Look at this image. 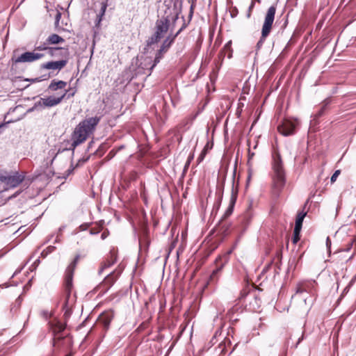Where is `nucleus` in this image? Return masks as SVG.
Segmentation results:
<instances>
[{"label":"nucleus","mask_w":356,"mask_h":356,"mask_svg":"<svg viewBox=\"0 0 356 356\" xmlns=\"http://www.w3.org/2000/svg\"><path fill=\"white\" fill-rule=\"evenodd\" d=\"M327 108V104H323L321 106L319 111L316 113L315 117L316 118L321 117L325 113V112L326 111Z\"/></svg>","instance_id":"29"},{"label":"nucleus","mask_w":356,"mask_h":356,"mask_svg":"<svg viewBox=\"0 0 356 356\" xmlns=\"http://www.w3.org/2000/svg\"><path fill=\"white\" fill-rule=\"evenodd\" d=\"M232 252V250L228 251V254H230Z\"/></svg>","instance_id":"55"},{"label":"nucleus","mask_w":356,"mask_h":356,"mask_svg":"<svg viewBox=\"0 0 356 356\" xmlns=\"http://www.w3.org/2000/svg\"><path fill=\"white\" fill-rule=\"evenodd\" d=\"M193 157H194V153H191L188 157V163H191V161L193 159Z\"/></svg>","instance_id":"40"},{"label":"nucleus","mask_w":356,"mask_h":356,"mask_svg":"<svg viewBox=\"0 0 356 356\" xmlns=\"http://www.w3.org/2000/svg\"><path fill=\"white\" fill-rule=\"evenodd\" d=\"M118 252V249L115 247L110 250L109 253L106 255L105 260L102 262L98 270L99 275H101L106 268H110L117 262Z\"/></svg>","instance_id":"8"},{"label":"nucleus","mask_w":356,"mask_h":356,"mask_svg":"<svg viewBox=\"0 0 356 356\" xmlns=\"http://www.w3.org/2000/svg\"><path fill=\"white\" fill-rule=\"evenodd\" d=\"M67 86V82L63 81H56L54 79L50 83L48 88L51 91H56L58 89H63Z\"/></svg>","instance_id":"22"},{"label":"nucleus","mask_w":356,"mask_h":356,"mask_svg":"<svg viewBox=\"0 0 356 356\" xmlns=\"http://www.w3.org/2000/svg\"><path fill=\"white\" fill-rule=\"evenodd\" d=\"M24 179V176L23 175H21L19 172H15L13 175L8 176L6 184L13 188L17 186L23 181Z\"/></svg>","instance_id":"16"},{"label":"nucleus","mask_w":356,"mask_h":356,"mask_svg":"<svg viewBox=\"0 0 356 356\" xmlns=\"http://www.w3.org/2000/svg\"><path fill=\"white\" fill-rule=\"evenodd\" d=\"M222 270V266L217 268L216 270H213L212 273L210 275L209 282H216L219 279V275Z\"/></svg>","instance_id":"25"},{"label":"nucleus","mask_w":356,"mask_h":356,"mask_svg":"<svg viewBox=\"0 0 356 356\" xmlns=\"http://www.w3.org/2000/svg\"><path fill=\"white\" fill-rule=\"evenodd\" d=\"M232 310L233 309H229L227 314V315L229 316V318H232V316H231V313H232Z\"/></svg>","instance_id":"43"},{"label":"nucleus","mask_w":356,"mask_h":356,"mask_svg":"<svg viewBox=\"0 0 356 356\" xmlns=\"http://www.w3.org/2000/svg\"><path fill=\"white\" fill-rule=\"evenodd\" d=\"M60 239L58 238V236H56V239H55V241H54V243H60Z\"/></svg>","instance_id":"48"},{"label":"nucleus","mask_w":356,"mask_h":356,"mask_svg":"<svg viewBox=\"0 0 356 356\" xmlns=\"http://www.w3.org/2000/svg\"><path fill=\"white\" fill-rule=\"evenodd\" d=\"M63 310L64 312V317L68 318L72 314V307H63Z\"/></svg>","instance_id":"31"},{"label":"nucleus","mask_w":356,"mask_h":356,"mask_svg":"<svg viewBox=\"0 0 356 356\" xmlns=\"http://www.w3.org/2000/svg\"><path fill=\"white\" fill-rule=\"evenodd\" d=\"M341 251H342V250H341V249H337V250H335L334 253H336V252H341Z\"/></svg>","instance_id":"52"},{"label":"nucleus","mask_w":356,"mask_h":356,"mask_svg":"<svg viewBox=\"0 0 356 356\" xmlns=\"http://www.w3.org/2000/svg\"><path fill=\"white\" fill-rule=\"evenodd\" d=\"M272 156V191L275 195L278 196L286 184V172L280 152L275 150Z\"/></svg>","instance_id":"1"},{"label":"nucleus","mask_w":356,"mask_h":356,"mask_svg":"<svg viewBox=\"0 0 356 356\" xmlns=\"http://www.w3.org/2000/svg\"><path fill=\"white\" fill-rule=\"evenodd\" d=\"M121 273L122 270L116 269L107 275V276L104 278V281L99 286L100 288H102L104 290V293L107 292L108 289L113 285V284L120 275Z\"/></svg>","instance_id":"11"},{"label":"nucleus","mask_w":356,"mask_h":356,"mask_svg":"<svg viewBox=\"0 0 356 356\" xmlns=\"http://www.w3.org/2000/svg\"><path fill=\"white\" fill-rule=\"evenodd\" d=\"M341 174V170H337L334 174L332 175V176L331 177V183L333 184L336 181L337 177H339V175Z\"/></svg>","instance_id":"33"},{"label":"nucleus","mask_w":356,"mask_h":356,"mask_svg":"<svg viewBox=\"0 0 356 356\" xmlns=\"http://www.w3.org/2000/svg\"><path fill=\"white\" fill-rule=\"evenodd\" d=\"M232 40H229L225 44L223 48L219 52L218 58L221 61L223 60L226 55L228 58H231L232 57L233 49L232 48Z\"/></svg>","instance_id":"19"},{"label":"nucleus","mask_w":356,"mask_h":356,"mask_svg":"<svg viewBox=\"0 0 356 356\" xmlns=\"http://www.w3.org/2000/svg\"><path fill=\"white\" fill-rule=\"evenodd\" d=\"M298 122L289 119H285L282 123L278 126V131L284 136L292 135L295 133Z\"/></svg>","instance_id":"9"},{"label":"nucleus","mask_w":356,"mask_h":356,"mask_svg":"<svg viewBox=\"0 0 356 356\" xmlns=\"http://www.w3.org/2000/svg\"><path fill=\"white\" fill-rule=\"evenodd\" d=\"M305 216H306V213H305L303 211L298 213L296 219V224H295L296 227L302 228V222H303V220H304Z\"/></svg>","instance_id":"24"},{"label":"nucleus","mask_w":356,"mask_h":356,"mask_svg":"<svg viewBox=\"0 0 356 356\" xmlns=\"http://www.w3.org/2000/svg\"><path fill=\"white\" fill-rule=\"evenodd\" d=\"M254 3L253 2H252L250 8H249V11H248V17H250V15H251V12H252V9L254 7Z\"/></svg>","instance_id":"39"},{"label":"nucleus","mask_w":356,"mask_h":356,"mask_svg":"<svg viewBox=\"0 0 356 356\" xmlns=\"http://www.w3.org/2000/svg\"><path fill=\"white\" fill-rule=\"evenodd\" d=\"M353 243H356V234L354 236L353 241L350 245H353Z\"/></svg>","instance_id":"45"},{"label":"nucleus","mask_w":356,"mask_h":356,"mask_svg":"<svg viewBox=\"0 0 356 356\" xmlns=\"http://www.w3.org/2000/svg\"><path fill=\"white\" fill-rule=\"evenodd\" d=\"M206 154H207V148L204 147L203 149V150L202 151L201 154H200V156L197 158V162L198 163H200L204 159Z\"/></svg>","instance_id":"35"},{"label":"nucleus","mask_w":356,"mask_h":356,"mask_svg":"<svg viewBox=\"0 0 356 356\" xmlns=\"http://www.w3.org/2000/svg\"><path fill=\"white\" fill-rule=\"evenodd\" d=\"M170 19L168 17H162L157 19L155 24V31L154 34L148 39L147 45L151 46L157 43L166 33L169 29Z\"/></svg>","instance_id":"4"},{"label":"nucleus","mask_w":356,"mask_h":356,"mask_svg":"<svg viewBox=\"0 0 356 356\" xmlns=\"http://www.w3.org/2000/svg\"><path fill=\"white\" fill-rule=\"evenodd\" d=\"M36 261H38V262H39V261H40V259H37L35 260V262H36Z\"/></svg>","instance_id":"56"},{"label":"nucleus","mask_w":356,"mask_h":356,"mask_svg":"<svg viewBox=\"0 0 356 356\" xmlns=\"http://www.w3.org/2000/svg\"><path fill=\"white\" fill-rule=\"evenodd\" d=\"M114 318V312L113 310L105 311L99 316V321L102 324L105 331L108 330L110 324Z\"/></svg>","instance_id":"13"},{"label":"nucleus","mask_w":356,"mask_h":356,"mask_svg":"<svg viewBox=\"0 0 356 356\" xmlns=\"http://www.w3.org/2000/svg\"><path fill=\"white\" fill-rule=\"evenodd\" d=\"M55 250V246H47L41 252L42 257L45 258L49 254L51 253Z\"/></svg>","instance_id":"28"},{"label":"nucleus","mask_w":356,"mask_h":356,"mask_svg":"<svg viewBox=\"0 0 356 356\" xmlns=\"http://www.w3.org/2000/svg\"><path fill=\"white\" fill-rule=\"evenodd\" d=\"M304 339V333L302 332L300 337L298 338L297 343L295 345V348H297L300 343Z\"/></svg>","instance_id":"37"},{"label":"nucleus","mask_w":356,"mask_h":356,"mask_svg":"<svg viewBox=\"0 0 356 356\" xmlns=\"http://www.w3.org/2000/svg\"><path fill=\"white\" fill-rule=\"evenodd\" d=\"M106 8H107V3L105 2H102L101 3V8H100L99 13L97 16V26H99V23L101 22V21L102 19V17L105 14Z\"/></svg>","instance_id":"23"},{"label":"nucleus","mask_w":356,"mask_h":356,"mask_svg":"<svg viewBox=\"0 0 356 356\" xmlns=\"http://www.w3.org/2000/svg\"><path fill=\"white\" fill-rule=\"evenodd\" d=\"M100 120V117L95 116L86 118L79 122L72 134V146L73 148L84 143L88 139V136L95 131Z\"/></svg>","instance_id":"2"},{"label":"nucleus","mask_w":356,"mask_h":356,"mask_svg":"<svg viewBox=\"0 0 356 356\" xmlns=\"http://www.w3.org/2000/svg\"><path fill=\"white\" fill-rule=\"evenodd\" d=\"M163 56L162 54H160L159 55L158 53L156 54V56L155 57V59H154V64L152 65V67H150L149 69V75H150L151 72H152V69L156 66V65L157 63H159L160 61V59L161 58V57Z\"/></svg>","instance_id":"30"},{"label":"nucleus","mask_w":356,"mask_h":356,"mask_svg":"<svg viewBox=\"0 0 356 356\" xmlns=\"http://www.w3.org/2000/svg\"><path fill=\"white\" fill-rule=\"evenodd\" d=\"M64 288L65 292V299L63 307H72L74 305V298L71 296L72 289L73 288V283L71 281L70 286L67 285V280H64Z\"/></svg>","instance_id":"15"},{"label":"nucleus","mask_w":356,"mask_h":356,"mask_svg":"<svg viewBox=\"0 0 356 356\" xmlns=\"http://www.w3.org/2000/svg\"><path fill=\"white\" fill-rule=\"evenodd\" d=\"M9 175L6 171L0 170V181L6 183L7 178Z\"/></svg>","instance_id":"32"},{"label":"nucleus","mask_w":356,"mask_h":356,"mask_svg":"<svg viewBox=\"0 0 356 356\" xmlns=\"http://www.w3.org/2000/svg\"><path fill=\"white\" fill-rule=\"evenodd\" d=\"M326 250H327V252L329 253V255H330V253H331V246L330 245L326 246Z\"/></svg>","instance_id":"42"},{"label":"nucleus","mask_w":356,"mask_h":356,"mask_svg":"<svg viewBox=\"0 0 356 356\" xmlns=\"http://www.w3.org/2000/svg\"><path fill=\"white\" fill-rule=\"evenodd\" d=\"M236 193L234 192V190H232V197H231V200H230V204H229V208L227 209V211L225 213V215L228 216L230 213H232L234 205V204L236 202Z\"/></svg>","instance_id":"26"},{"label":"nucleus","mask_w":356,"mask_h":356,"mask_svg":"<svg viewBox=\"0 0 356 356\" xmlns=\"http://www.w3.org/2000/svg\"><path fill=\"white\" fill-rule=\"evenodd\" d=\"M22 268H19L18 270H17L14 273L13 275H12V277H13L14 276H15L18 273H19L21 271Z\"/></svg>","instance_id":"44"},{"label":"nucleus","mask_w":356,"mask_h":356,"mask_svg":"<svg viewBox=\"0 0 356 356\" xmlns=\"http://www.w3.org/2000/svg\"><path fill=\"white\" fill-rule=\"evenodd\" d=\"M275 12H276V6H270L267 10V13L266 14L265 19H264V22L262 26L261 36L260 38V40L257 42V46L259 47L263 44L266 38L268 37V35L270 34V33L271 31V29L273 27V24L274 22V19H275Z\"/></svg>","instance_id":"5"},{"label":"nucleus","mask_w":356,"mask_h":356,"mask_svg":"<svg viewBox=\"0 0 356 356\" xmlns=\"http://www.w3.org/2000/svg\"><path fill=\"white\" fill-rule=\"evenodd\" d=\"M326 245H331V241L329 237L326 239Z\"/></svg>","instance_id":"47"},{"label":"nucleus","mask_w":356,"mask_h":356,"mask_svg":"<svg viewBox=\"0 0 356 356\" xmlns=\"http://www.w3.org/2000/svg\"><path fill=\"white\" fill-rule=\"evenodd\" d=\"M181 29L173 36L169 35L168 36L165 40L163 42L162 45L159 50L158 51V54H165L168 49L170 47L172 44L174 42L176 37L178 35V34L180 33Z\"/></svg>","instance_id":"17"},{"label":"nucleus","mask_w":356,"mask_h":356,"mask_svg":"<svg viewBox=\"0 0 356 356\" xmlns=\"http://www.w3.org/2000/svg\"><path fill=\"white\" fill-rule=\"evenodd\" d=\"M60 48V47H49L48 44L47 43V41H45V42H44L42 44H41V45H40L38 47H36L35 48V50H37V51L47 50L48 51V54L51 57H56L57 56V53L58 52Z\"/></svg>","instance_id":"20"},{"label":"nucleus","mask_w":356,"mask_h":356,"mask_svg":"<svg viewBox=\"0 0 356 356\" xmlns=\"http://www.w3.org/2000/svg\"><path fill=\"white\" fill-rule=\"evenodd\" d=\"M184 248H185V246H179L177 250H176L177 259H179L180 257H181L182 254L184 253Z\"/></svg>","instance_id":"34"},{"label":"nucleus","mask_w":356,"mask_h":356,"mask_svg":"<svg viewBox=\"0 0 356 356\" xmlns=\"http://www.w3.org/2000/svg\"><path fill=\"white\" fill-rule=\"evenodd\" d=\"M344 250V251H347V252H348V251H349V250H350V248H346V249H345V250Z\"/></svg>","instance_id":"53"},{"label":"nucleus","mask_w":356,"mask_h":356,"mask_svg":"<svg viewBox=\"0 0 356 356\" xmlns=\"http://www.w3.org/2000/svg\"><path fill=\"white\" fill-rule=\"evenodd\" d=\"M169 247H170V252H171V251L172 250V249H173L174 248H175V246H174V245L169 246Z\"/></svg>","instance_id":"51"},{"label":"nucleus","mask_w":356,"mask_h":356,"mask_svg":"<svg viewBox=\"0 0 356 356\" xmlns=\"http://www.w3.org/2000/svg\"><path fill=\"white\" fill-rule=\"evenodd\" d=\"M218 348L220 350V353H222L225 351V344H222V343H220L218 345Z\"/></svg>","instance_id":"38"},{"label":"nucleus","mask_w":356,"mask_h":356,"mask_svg":"<svg viewBox=\"0 0 356 356\" xmlns=\"http://www.w3.org/2000/svg\"><path fill=\"white\" fill-rule=\"evenodd\" d=\"M308 293L312 296H316L317 292V283L315 280H303L298 282L296 288V293Z\"/></svg>","instance_id":"6"},{"label":"nucleus","mask_w":356,"mask_h":356,"mask_svg":"<svg viewBox=\"0 0 356 356\" xmlns=\"http://www.w3.org/2000/svg\"><path fill=\"white\" fill-rule=\"evenodd\" d=\"M302 228L300 227H294L293 237H292V243L293 244H296L300 240V233Z\"/></svg>","instance_id":"27"},{"label":"nucleus","mask_w":356,"mask_h":356,"mask_svg":"<svg viewBox=\"0 0 356 356\" xmlns=\"http://www.w3.org/2000/svg\"><path fill=\"white\" fill-rule=\"evenodd\" d=\"M48 45L58 44L65 42L64 38L56 33H52L46 39Z\"/></svg>","instance_id":"21"},{"label":"nucleus","mask_w":356,"mask_h":356,"mask_svg":"<svg viewBox=\"0 0 356 356\" xmlns=\"http://www.w3.org/2000/svg\"><path fill=\"white\" fill-rule=\"evenodd\" d=\"M58 60H52L44 63L41 65L42 69L57 70L58 72L63 69L69 62L70 60V51L68 49L60 48L57 53Z\"/></svg>","instance_id":"3"},{"label":"nucleus","mask_w":356,"mask_h":356,"mask_svg":"<svg viewBox=\"0 0 356 356\" xmlns=\"http://www.w3.org/2000/svg\"><path fill=\"white\" fill-rule=\"evenodd\" d=\"M65 329V326L60 323V322H57L56 323H52L50 325V330L52 332V334L54 336V338H53V346L55 345V340H56V338L57 337L58 339H62L63 337H60L58 336V334L60 333H61L63 331H64V330Z\"/></svg>","instance_id":"18"},{"label":"nucleus","mask_w":356,"mask_h":356,"mask_svg":"<svg viewBox=\"0 0 356 356\" xmlns=\"http://www.w3.org/2000/svg\"><path fill=\"white\" fill-rule=\"evenodd\" d=\"M81 257L80 254H76L72 263L67 266L65 270V279L67 280V285L70 286L71 281L73 280L74 270L76 268V264L78 263Z\"/></svg>","instance_id":"14"},{"label":"nucleus","mask_w":356,"mask_h":356,"mask_svg":"<svg viewBox=\"0 0 356 356\" xmlns=\"http://www.w3.org/2000/svg\"><path fill=\"white\" fill-rule=\"evenodd\" d=\"M67 90L60 97H56L54 96H49L44 98L40 99L41 104L46 107H53L59 104L63 99L66 97Z\"/></svg>","instance_id":"12"},{"label":"nucleus","mask_w":356,"mask_h":356,"mask_svg":"<svg viewBox=\"0 0 356 356\" xmlns=\"http://www.w3.org/2000/svg\"><path fill=\"white\" fill-rule=\"evenodd\" d=\"M60 13H58V14L57 15V18L60 17Z\"/></svg>","instance_id":"54"},{"label":"nucleus","mask_w":356,"mask_h":356,"mask_svg":"<svg viewBox=\"0 0 356 356\" xmlns=\"http://www.w3.org/2000/svg\"><path fill=\"white\" fill-rule=\"evenodd\" d=\"M68 92H69V90H67V95H66V97L67 98H70V97H73L74 95V92H70V93H68Z\"/></svg>","instance_id":"41"},{"label":"nucleus","mask_w":356,"mask_h":356,"mask_svg":"<svg viewBox=\"0 0 356 356\" xmlns=\"http://www.w3.org/2000/svg\"><path fill=\"white\" fill-rule=\"evenodd\" d=\"M3 255V254H0V258Z\"/></svg>","instance_id":"57"},{"label":"nucleus","mask_w":356,"mask_h":356,"mask_svg":"<svg viewBox=\"0 0 356 356\" xmlns=\"http://www.w3.org/2000/svg\"><path fill=\"white\" fill-rule=\"evenodd\" d=\"M244 298L246 302H249V309L250 310L257 311L260 308L261 301L256 290L249 291Z\"/></svg>","instance_id":"10"},{"label":"nucleus","mask_w":356,"mask_h":356,"mask_svg":"<svg viewBox=\"0 0 356 356\" xmlns=\"http://www.w3.org/2000/svg\"><path fill=\"white\" fill-rule=\"evenodd\" d=\"M106 236H107V233H106V232H104L102 234V238H105Z\"/></svg>","instance_id":"46"},{"label":"nucleus","mask_w":356,"mask_h":356,"mask_svg":"<svg viewBox=\"0 0 356 356\" xmlns=\"http://www.w3.org/2000/svg\"><path fill=\"white\" fill-rule=\"evenodd\" d=\"M238 14V10L236 8H234L232 10H231V16L232 17H235Z\"/></svg>","instance_id":"36"},{"label":"nucleus","mask_w":356,"mask_h":356,"mask_svg":"<svg viewBox=\"0 0 356 356\" xmlns=\"http://www.w3.org/2000/svg\"><path fill=\"white\" fill-rule=\"evenodd\" d=\"M44 56V54L35 51H26L16 58H13L12 60L15 63H32L42 58Z\"/></svg>","instance_id":"7"},{"label":"nucleus","mask_w":356,"mask_h":356,"mask_svg":"<svg viewBox=\"0 0 356 356\" xmlns=\"http://www.w3.org/2000/svg\"><path fill=\"white\" fill-rule=\"evenodd\" d=\"M191 163H188V161L186 163L185 168H188Z\"/></svg>","instance_id":"50"},{"label":"nucleus","mask_w":356,"mask_h":356,"mask_svg":"<svg viewBox=\"0 0 356 356\" xmlns=\"http://www.w3.org/2000/svg\"><path fill=\"white\" fill-rule=\"evenodd\" d=\"M276 255L277 256V259H280V252L277 251L276 252Z\"/></svg>","instance_id":"49"}]
</instances>
